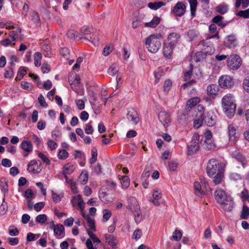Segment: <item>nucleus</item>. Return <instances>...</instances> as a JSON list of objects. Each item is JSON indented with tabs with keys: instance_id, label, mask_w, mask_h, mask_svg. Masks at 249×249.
<instances>
[{
	"instance_id": "7c9ffc66",
	"label": "nucleus",
	"mask_w": 249,
	"mask_h": 249,
	"mask_svg": "<svg viewBox=\"0 0 249 249\" xmlns=\"http://www.w3.org/2000/svg\"><path fill=\"white\" fill-rule=\"evenodd\" d=\"M223 17L220 15L214 17L213 19V21L214 24H217L221 27H224L226 25V22L222 20Z\"/></svg>"
},
{
	"instance_id": "c85d7f7f",
	"label": "nucleus",
	"mask_w": 249,
	"mask_h": 249,
	"mask_svg": "<svg viewBox=\"0 0 249 249\" xmlns=\"http://www.w3.org/2000/svg\"><path fill=\"white\" fill-rule=\"evenodd\" d=\"M65 178L66 180V182L69 183L71 190L74 194H77L78 192L77 186L75 182H74L73 179H68V176L65 175Z\"/></svg>"
},
{
	"instance_id": "864d4df0",
	"label": "nucleus",
	"mask_w": 249,
	"mask_h": 249,
	"mask_svg": "<svg viewBox=\"0 0 249 249\" xmlns=\"http://www.w3.org/2000/svg\"><path fill=\"white\" fill-rule=\"evenodd\" d=\"M9 234L11 236H17L19 234L18 229L13 226H11L8 230Z\"/></svg>"
},
{
	"instance_id": "de8ad7c7",
	"label": "nucleus",
	"mask_w": 249,
	"mask_h": 249,
	"mask_svg": "<svg viewBox=\"0 0 249 249\" xmlns=\"http://www.w3.org/2000/svg\"><path fill=\"white\" fill-rule=\"evenodd\" d=\"M237 16L245 18H249V8L245 10H240L236 13Z\"/></svg>"
},
{
	"instance_id": "5701e85b",
	"label": "nucleus",
	"mask_w": 249,
	"mask_h": 249,
	"mask_svg": "<svg viewBox=\"0 0 249 249\" xmlns=\"http://www.w3.org/2000/svg\"><path fill=\"white\" fill-rule=\"evenodd\" d=\"M127 208L131 210L132 212L140 209L139 205L136 198L132 197L129 199V204Z\"/></svg>"
},
{
	"instance_id": "e433bc0d",
	"label": "nucleus",
	"mask_w": 249,
	"mask_h": 249,
	"mask_svg": "<svg viewBox=\"0 0 249 249\" xmlns=\"http://www.w3.org/2000/svg\"><path fill=\"white\" fill-rule=\"evenodd\" d=\"M89 176L87 172L83 171L79 177V181L82 184H85L88 181Z\"/></svg>"
},
{
	"instance_id": "f03ea898",
	"label": "nucleus",
	"mask_w": 249,
	"mask_h": 249,
	"mask_svg": "<svg viewBox=\"0 0 249 249\" xmlns=\"http://www.w3.org/2000/svg\"><path fill=\"white\" fill-rule=\"evenodd\" d=\"M222 106L224 113L230 118L232 117L235 112L236 104L233 95L231 93L226 94L222 99Z\"/></svg>"
},
{
	"instance_id": "a18cd8bd",
	"label": "nucleus",
	"mask_w": 249,
	"mask_h": 249,
	"mask_svg": "<svg viewBox=\"0 0 249 249\" xmlns=\"http://www.w3.org/2000/svg\"><path fill=\"white\" fill-rule=\"evenodd\" d=\"M57 157L59 159L64 160L69 157V153L65 149L59 150Z\"/></svg>"
},
{
	"instance_id": "9b49d317",
	"label": "nucleus",
	"mask_w": 249,
	"mask_h": 249,
	"mask_svg": "<svg viewBox=\"0 0 249 249\" xmlns=\"http://www.w3.org/2000/svg\"><path fill=\"white\" fill-rule=\"evenodd\" d=\"M218 82L221 88L223 89L231 88L234 84L233 79L228 75L221 76L218 80Z\"/></svg>"
},
{
	"instance_id": "4c0bfd02",
	"label": "nucleus",
	"mask_w": 249,
	"mask_h": 249,
	"mask_svg": "<svg viewBox=\"0 0 249 249\" xmlns=\"http://www.w3.org/2000/svg\"><path fill=\"white\" fill-rule=\"evenodd\" d=\"M209 31L211 33H215V35L210 36L209 38L216 37L219 38L218 33L217 32V26L215 24H211L209 26Z\"/></svg>"
},
{
	"instance_id": "8fccbe9b",
	"label": "nucleus",
	"mask_w": 249,
	"mask_h": 249,
	"mask_svg": "<svg viewBox=\"0 0 249 249\" xmlns=\"http://www.w3.org/2000/svg\"><path fill=\"white\" fill-rule=\"evenodd\" d=\"M99 197L101 200L104 202H109L112 201V199L109 197L106 192H102L100 194Z\"/></svg>"
},
{
	"instance_id": "09e8293b",
	"label": "nucleus",
	"mask_w": 249,
	"mask_h": 249,
	"mask_svg": "<svg viewBox=\"0 0 249 249\" xmlns=\"http://www.w3.org/2000/svg\"><path fill=\"white\" fill-rule=\"evenodd\" d=\"M91 157L89 160V162L91 164L93 163L97 160V150L96 148H93L91 149Z\"/></svg>"
},
{
	"instance_id": "49530a36",
	"label": "nucleus",
	"mask_w": 249,
	"mask_h": 249,
	"mask_svg": "<svg viewBox=\"0 0 249 249\" xmlns=\"http://www.w3.org/2000/svg\"><path fill=\"white\" fill-rule=\"evenodd\" d=\"M242 4L243 7H247L249 4V0H236L235 6L238 8Z\"/></svg>"
},
{
	"instance_id": "7ed1b4c3",
	"label": "nucleus",
	"mask_w": 249,
	"mask_h": 249,
	"mask_svg": "<svg viewBox=\"0 0 249 249\" xmlns=\"http://www.w3.org/2000/svg\"><path fill=\"white\" fill-rule=\"evenodd\" d=\"M162 38L160 34H152L145 39V45L148 51L152 53H156L161 47L160 39Z\"/></svg>"
},
{
	"instance_id": "c9c22d12",
	"label": "nucleus",
	"mask_w": 249,
	"mask_h": 249,
	"mask_svg": "<svg viewBox=\"0 0 249 249\" xmlns=\"http://www.w3.org/2000/svg\"><path fill=\"white\" fill-rule=\"evenodd\" d=\"M191 15L194 16L196 9L197 1L196 0H189Z\"/></svg>"
},
{
	"instance_id": "2f4dec72",
	"label": "nucleus",
	"mask_w": 249,
	"mask_h": 249,
	"mask_svg": "<svg viewBox=\"0 0 249 249\" xmlns=\"http://www.w3.org/2000/svg\"><path fill=\"white\" fill-rule=\"evenodd\" d=\"M240 217L243 219H247L249 217V207L247 205H243Z\"/></svg>"
},
{
	"instance_id": "dca6fc26",
	"label": "nucleus",
	"mask_w": 249,
	"mask_h": 249,
	"mask_svg": "<svg viewBox=\"0 0 249 249\" xmlns=\"http://www.w3.org/2000/svg\"><path fill=\"white\" fill-rule=\"evenodd\" d=\"M158 118L160 122L164 125L166 124L168 125L171 123V119L170 114L165 111H160L159 114Z\"/></svg>"
},
{
	"instance_id": "a19ab883",
	"label": "nucleus",
	"mask_w": 249,
	"mask_h": 249,
	"mask_svg": "<svg viewBox=\"0 0 249 249\" xmlns=\"http://www.w3.org/2000/svg\"><path fill=\"white\" fill-rule=\"evenodd\" d=\"M42 57V54L40 53L36 52L34 54V63L36 67L40 66Z\"/></svg>"
},
{
	"instance_id": "6e6552de",
	"label": "nucleus",
	"mask_w": 249,
	"mask_h": 249,
	"mask_svg": "<svg viewBox=\"0 0 249 249\" xmlns=\"http://www.w3.org/2000/svg\"><path fill=\"white\" fill-rule=\"evenodd\" d=\"M21 29L18 28L17 31H10L9 33V36L1 41V44L4 46L7 47L9 45L14 46L15 45V41L18 37V34L20 33Z\"/></svg>"
},
{
	"instance_id": "393cba45",
	"label": "nucleus",
	"mask_w": 249,
	"mask_h": 249,
	"mask_svg": "<svg viewBox=\"0 0 249 249\" xmlns=\"http://www.w3.org/2000/svg\"><path fill=\"white\" fill-rule=\"evenodd\" d=\"M161 19L160 18L155 16L150 22H145L144 26L146 27L155 28L160 23Z\"/></svg>"
},
{
	"instance_id": "79ce46f5",
	"label": "nucleus",
	"mask_w": 249,
	"mask_h": 249,
	"mask_svg": "<svg viewBox=\"0 0 249 249\" xmlns=\"http://www.w3.org/2000/svg\"><path fill=\"white\" fill-rule=\"evenodd\" d=\"M119 67L115 64H112L108 69V73L112 76L116 75L119 71Z\"/></svg>"
},
{
	"instance_id": "412c9836",
	"label": "nucleus",
	"mask_w": 249,
	"mask_h": 249,
	"mask_svg": "<svg viewBox=\"0 0 249 249\" xmlns=\"http://www.w3.org/2000/svg\"><path fill=\"white\" fill-rule=\"evenodd\" d=\"M152 197L153 199L151 200V202L155 206H159L160 205V200L162 197L161 192L155 190L152 194Z\"/></svg>"
},
{
	"instance_id": "72a5a7b5",
	"label": "nucleus",
	"mask_w": 249,
	"mask_h": 249,
	"mask_svg": "<svg viewBox=\"0 0 249 249\" xmlns=\"http://www.w3.org/2000/svg\"><path fill=\"white\" fill-rule=\"evenodd\" d=\"M85 219L86 220L89 227L93 231H96L94 216L89 215Z\"/></svg>"
},
{
	"instance_id": "f704fd0d",
	"label": "nucleus",
	"mask_w": 249,
	"mask_h": 249,
	"mask_svg": "<svg viewBox=\"0 0 249 249\" xmlns=\"http://www.w3.org/2000/svg\"><path fill=\"white\" fill-rule=\"evenodd\" d=\"M164 5L165 4L163 2L161 1H159L155 2H149L148 4V6L151 9H154L156 10L162 7V6H164Z\"/></svg>"
},
{
	"instance_id": "4be33fe9",
	"label": "nucleus",
	"mask_w": 249,
	"mask_h": 249,
	"mask_svg": "<svg viewBox=\"0 0 249 249\" xmlns=\"http://www.w3.org/2000/svg\"><path fill=\"white\" fill-rule=\"evenodd\" d=\"M232 157L237 162L240 163L243 168H245L248 164L246 159L240 153L232 154Z\"/></svg>"
},
{
	"instance_id": "f8f14e48",
	"label": "nucleus",
	"mask_w": 249,
	"mask_h": 249,
	"mask_svg": "<svg viewBox=\"0 0 249 249\" xmlns=\"http://www.w3.org/2000/svg\"><path fill=\"white\" fill-rule=\"evenodd\" d=\"M42 165L40 162L36 160H31L28 164L27 170L33 174H38L42 171Z\"/></svg>"
},
{
	"instance_id": "a211bd4d",
	"label": "nucleus",
	"mask_w": 249,
	"mask_h": 249,
	"mask_svg": "<svg viewBox=\"0 0 249 249\" xmlns=\"http://www.w3.org/2000/svg\"><path fill=\"white\" fill-rule=\"evenodd\" d=\"M53 230L54 235L57 238H61L64 236V227L61 224L53 225L51 227Z\"/></svg>"
},
{
	"instance_id": "39448f33",
	"label": "nucleus",
	"mask_w": 249,
	"mask_h": 249,
	"mask_svg": "<svg viewBox=\"0 0 249 249\" xmlns=\"http://www.w3.org/2000/svg\"><path fill=\"white\" fill-rule=\"evenodd\" d=\"M208 187V184L206 179L203 177H200L199 181H196L194 184L195 194L199 197L203 196L205 195V191Z\"/></svg>"
},
{
	"instance_id": "2eb2a0df",
	"label": "nucleus",
	"mask_w": 249,
	"mask_h": 249,
	"mask_svg": "<svg viewBox=\"0 0 249 249\" xmlns=\"http://www.w3.org/2000/svg\"><path fill=\"white\" fill-rule=\"evenodd\" d=\"M228 136L229 141L233 143L238 138L237 130L233 124H229L228 126Z\"/></svg>"
},
{
	"instance_id": "b1692460",
	"label": "nucleus",
	"mask_w": 249,
	"mask_h": 249,
	"mask_svg": "<svg viewBox=\"0 0 249 249\" xmlns=\"http://www.w3.org/2000/svg\"><path fill=\"white\" fill-rule=\"evenodd\" d=\"M210 178H213V182L215 185L219 184L222 182L224 178L223 170L219 171L215 173L213 176H209Z\"/></svg>"
},
{
	"instance_id": "4d7b16f0",
	"label": "nucleus",
	"mask_w": 249,
	"mask_h": 249,
	"mask_svg": "<svg viewBox=\"0 0 249 249\" xmlns=\"http://www.w3.org/2000/svg\"><path fill=\"white\" fill-rule=\"evenodd\" d=\"M177 120L179 123H183L185 122L186 119V115L182 111H179L178 112Z\"/></svg>"
},
{
	"instance_id": "cd10ccee",
	"label": "nucleus",
	"mask_w": 249,
	"mask_h": 249,
	"mask_svg": "<svg viewBox=\"0 0 249 249\" xmlns=\"http://www.w3.org/2000/svg\"><path fill=\"white\" fill-rule=\"evenodd\" d=\"M219 90V87L216 84H211L207 89V93L209 95H216Z\"/></svg>"
},
{
	"instance_id": "bf43d9fd",
	"label": "nucleus",
	"mask_w": 249,
	"mask_h": 249,
	"mask_svg": "<svg viewBox=\"0 0 249 249\" xmlns=\"http://www.w3.org/2000/svg\"><path fill=\"white\" fill-rule=\"evenodd\" d=\"M187 36L190 41L195 40L197 37V34L193 30H189L187 33Z\"/></svg>"
},
{
	"instance_id": "052dcab7",
	"label": "nucleus",
	"mask_w": 249,
	"mask_h": 249,
	"mask_svg": "<svg viewBox=\"0 0 249 249\" xmlns=\"http://www.w3.org/2000/svg\"><path fill=\"white\" fill-rule=\"evenodd\" d=\"M249 196L248 190L246 189H244L240 193V197L243 201H245L248 200Z\"/></svg>"
},
{
	"instance_id": "f257e3e1",
	"label": "nucleus",
	"mask_w": 249,
	"mask_h": 249,
	"mask_svg": "<svg viewBox=\"0 0 249 249\" xmlns=\"http://www.w3.org/2000/svg\"><path fill=\"white\" fill-rule=\"evenodd\" d=\"M214 196L216 202L225 211L230 212L232 210L233 205V200L223 190L220 188L216 189L214 192Z\"/></svg>"
},
{
	"instance_id": "bb28decb",
	"label": "nucleus",
	"mask_w": 249,
	"mask_h": 249,
	"mask_svg": "<svg viewBox=\"0 0 249 249\" xmlns=\"http://www.w3.org/2000/svg\"><path fill=\"white\" fill-rule=\"evenodd\" d=\"M106 242L112 248H115L117 245L116 238L112 235L106 234L105 235Z\"/></svg>"
},
{
	"instance_id": "338daca9",
	"label": "nucleus",
	"mask_w": 249,
	"mask_h": 249,
	"mask_svg": "<svg viewBox=\"0 0 249 249\" xmlns=\"http://www.w3.org/2000/svg\"><path fill=\"white\" fill-rule=\"evenodd\" d=\"M172 85V82L170 80H166L164 82L163 90L165 92H168Z\"/></svg>"
},
{
	"instance_id": "f3484780",
	"label": "nucleus",
	"mask_w": 249,
	"mask_h": 249,
	"mask_svg": "<svg viewBox=\"0 0 249 249\" xmlns=\"http://www.w3.org/2000/svg\"><path fill=\"white\" fill-rule=\"evenodd\" d=\"M180 37V36L177 33H170L167 37L168 45L175 48L179 42Z\"/></svg>"
},
{
	"instance_id": "6e6d98bb",
	"label": "nucleus",
	"mask_w": 249,
	"mask_h": 249,
	"mask_svg": "<svg viewBox=\"0 0 249 249\" xmlns=\"http://www.w3.org/2000/svg\"><path fill=\"white\" fill-rule=\"evenodd\" d=\"M39 234H35L32 232H29L26 237V240L28 242H31L38 239L39 237Z\"/></svg>"
},
{
	"instance_id": "423d86ee",
	"label": "nucleus",
	"mask_w": 249,
	"mask_h": 249,
	"mask_svg": "<svg viewBox=\"0 0 249 249\" xmlns=\"http://www.w3.org/2000/svg\"><path fill=\"white\" fill-rule=\"evenodd\" d=\"M198 110L200 112L201 115H204L203 119L209 126H213L216 123V117L212 111H209L207 114H204V107L201 105L197 107Z\"/></svg>"
},
{
	"instance_id": "69168bd1",
	"label": "nucleus",
	"mask_w": 249,
	"mask_h": 249,
	"mask_svg": "<svg viewBox=\"0 0 249 249\" xmlns=\"http://www.w3.org/2000/svg\"><path fill=\"white\" fill-rule=\"evenodd\" d=\"M4 77L6 78H11L13 76V70L12 68H8L4 72Z\"/></svg>"
},
{
	"instance_id": "473e14b6",
	"label": "nucleus",
	"mask_w": 249,
	"mask_h": 249,
	"mask_svg": "<svg viewBox=\"0 0 249 249\" xmlns=\"http://www.w3.org/2000/svg\"><path fill=\"white\" fill-rule=\"evenodd\" d=\"M123 189L127 188L130 185V179L128 176H123L120 178Z\"/></svg>"
},
{
	"instance_id": "c03bdc74",
	"label": "nucleus",
	"mask_w": 249,
	"mask_h": 249,
	"mask_svg": "<svg viewBox=\"0 0 249 249\" xmlns=\"http://www.w3.org/2000/svg\"><path fill=\"white\" fill-rule=\"evenodd\" d=\"M37 156L39 158H40L42 160V161L46 164L50 165L51 164V161L49 160V158L47 155H45L44 153L40 152H37Z\"/></svg>"
},
{
	"instance_id": "c756f323",
	"label": "nucleus",
	"mask_w": 249,
	"mask_h": 249,
	"mask_svg": "<svg viewBox=\"0 0 249 249\" xmlns=\"http://www.w3.org/2000/svg\"><path fill=\"white\" fill-rule=\"evenodd\" d=\"M174 49V47L169 45L164 46L163 53L164 56L167 58H170Z\"/></svg>"
},
{
	"instance_id": "ea45409f",
	"label": "nucleus",
	"mask_w": 249,
	"mask_h": 249,
	"mask_svg": "<svg viewBox=\"0 0 249 249\" xmlns=\"http://www.w3.org/2000/svg\"><path fill=\"white\" fill-rule=\"evenodd\" d=\"M215 9L218 13L224 14L228 11V6L226 4H221L216 6Z\"/></svg>"
},
{
	"instance_id": "37998d69",
	"label": "nucleus",
	"mask_w": 249,
	"mask_h": 249,
	"mask_svg": "<svg viewBox=\"0 0 249 249\" xmlns=\"http://www.w3.org/2000/svg\"><path fill=\"white\" fill-rule=\"evenodd\" d=\"M204 146L205 149L208 150H213L216 148L215 143L212 140L205 141Z\"/></svg>"
},
{
	"instance_id": "603ef678",
	"label": "nucleus",
	"mask_w": 249,
	"mask_h": 249,
	"mask_svg": "<svg viewBox=\"0 0 249 249\" xmlns=\"http://www.w3.org/2000/svg\"><path fill=\"white\" fill-rule=\"evenodd\" d=\"M193 73V66L192 65H190V69L189 71L184 72V78L185 81L190 80Z\"/></svg>"
},
{
	"instance_id": "680f3d73",
	"label": "nucleus",
	"mask_w": 249,
	"mask_h": 249,
	"mask_svg": "<svg viewBox=\"0 0 249 249\" xmlns=\"http://www.w3.org/2000/svg\"><path fill=\"white\" fill-rule=\"evenodd\" d=\"M52 195L53 200L54 202L58 203L61 201L62 196L55 193L53 191H52Z\"/></svg>"
},
{
	"instance_id": "9d476101",
	"label": "nucleus",
	"mask_w": 249,
	"mask_h": 249,
	"mask_svg": "<svg viewBox=\"0 0 249 249\" xmlns=\"http://www.w3.org/2000/svg\"><path fill=\"white\" fill-rule=\"evenodd\" d=\"M199 136L197 134H195L190 144L188 147V154L193 155L198 151L199 149Z\"/></svg>"
},
{
	"instance_id": "5fc2aeb1",
	"label": "nucleus",
	"mask_w": 249,
	"mask_h": 249,
	"mask_svg": "<svg viewBox=\"0 0 249 249\" xmlns=\"http://www.w3.org/2000/svg\"><path fill=\"white\" fill-rule=\"evenodd\" d=\"M112 50L113 47L110 45H107L104 47L102 54L105 56H108L112 52Z\"/></svg>"
},
{
	"instance_id": "aec40b11",
	"label": "nucleus",
	"mask_w": 249,
	"mask_h": 249,
	"mask_svg": "<svg viewBox=\"0 0 249 249\" xmlns=\"http://www.w3.org/2000/svg\"><path fill=\"white\" fill-rule=\"evenodd\" d=\"M71 203L73 207L77 206L79 208L85 205V203L80 195L72 196L71 199Z\"/></svg>"
},
{
	"instance_id": "774afa93",
	"label": "nucleus",
	"mask_w": 249,
	"mask_h": 249,
	"mask_svg": "<svg viewBox=\"0 0 249 249\" xmlns=\"http://www.w3.org/2000/svg\"><path fill=\"white\" fill-rule=\"evenodd\" d=\"M243 87L246 92L249 93V78H246L243 80Z\"/></svg>"
},
{
	"instance_id": "a878e982",
	"label": "nucleus",
	"mask_w": 249,
	"mask_h": 249,
	"mask_svg": "<svg viewBox=\"0 0 249 249\" xmlns=\"http://www.w3.org/2000/svg\"><path fill=\"white\" fill-rule=\"evenodd\" d=\"M200 101V99L199 97H193L187 102L186 105V109H188L192 108L198 104Z\"/></svg>"
},
{
	"instance_id": "1a4fd4ad",
	"label": "nucleus",
	"mask_w": 249,
	"mask_h": 249,
	"mask_svg": "<svg viewBox=\"0 0 249 249\" xmlns=\"http://www.w3.org/2000/svg\"><path fill=\"white\" fill-rule=\"evenodd\" d=\"M242 60L237 54H231L227 59V65L231 70H237L241 65Z\"/></svg>"
},
{
	"instance_id": "20e7f679",
	"label": "nucleus",
	"mask_w": 249,
	"mask_h": 249,
	"mask_svg": "<svg viewBox=\"0 0 249 249\" xmlns=\"http://www.w3.org/2000/svg\"><path fill=\"white\" fill-rule=\"evenodd\" d=\"M225 164L219 163L216 160L211 159L207 163V173L208 176H213L215 173L224 170Z\"/></svg>"
},
{
	"instance_id": "6ab92c4d",
	"label": "nucleus",
	"mask_w": 249,
	"mask_h": 249,
	"mask_svg": "<svg viewBox=\"0 0 249 249\" xmlns=\"http://www.w3.org/2000/svg\"><path fill=\"white\" fill-rule=\"evenodd\" d=\"M127 119L134 124H137L139 121L137 112L133 109L129 110L128 112Z\"/></svg>"
},
{
	"instance_id": "0e129e2a",
	"label": "nucleus",
	"mask_w": 249,
	"mask_h": 249,
	"mask_svg": "<svg viewBox=\"0 0 249 249\" xmlns=\"http://www.w3.org/2000/svg\"><path fill=\"white\" fill-rule=\"evenodd\" d=\"M169 170L172 171H175L178 167V163L175 161H171L168 164Z\"/></svg>"
},
{
	"instance_id": "13d9d810",
	"label": "nucleus",
	"mask_w": 249,
	"mask_h": 249,
	"mask_svg": "<svg viewBox=\"0 0 249 249\" xmlns=\"http://www.w3.org/2000/svg\"><path fill=\"white\" fill-rule=\"evenodd\" d=\"M47 220V217L45 214H41L36 217V221L39 223H44Z\"/></svg>"
},
{
	"instance_id": "58836bf2",
	"label": "nucleus",
	"mask_w": 249,
	"mask_h": 249,
	"mask_svg": "<svg viewBox=\"0 0 249 249\" xmlns=\"http://www.w3.org/2000/svg\"><path fill=\"white\" fill-rule=\"evenodd\" d=\"M64 171L68 174H72L74 170V165L71 163H68L63 166Z\"/></svg>"
},
{
	"instance_id": "4468645a",
	"label": "nucleus",
	"mask_w": 249,
	"mask_h": 249,
	"mask_svg": "<svg viewBox=\"0 0 249 249\" xmlns=\"http://www.w3.org/2000/svg\"><path fill=\"white\" fill-rule=\"evenodd\" d=\"M20 147L24 151L23 156L24 157H27L30 153L32 152L33 150V144L32 142L28 140L23 141L20 145Z\"/></svg>"
},
{
	"instance_id": "ddd939ff",
	"label": "nucleus",
	"mask_w": 249,
	"mask_h": 249,
	"mask_svg": "<svg viewBox=\"0 0 249 249\" xmlns=\"http://www.w3.org/2000/svg\"><path fill=\"white\" fill-rule=\"evenodd\" d=\"M186 7L182 1L178 2L174 6L172 10V13L178 17L182 16L186 12Z\"/></svg>"
},
{
	"instance_id": "3c124183",
	"label": "nucleus",
	"mask_w": 249,
	"mask_h": 249,
	"mask_svg": "<svg viewBox=\"0 0 249 249\" xmlns=\"http://www.w3.org/2000/svg\"><path fill=\"white\" fill-rule=\"evenodd\" d=\"M103 221L104 222H107L110 218L112 213L108 209H105L103 211Z\"/></svg>"
},
{
	"instance_id": "e2e57ef3",
	"label": "nucleus",
	"mask_w": 249,
	"mask_h": 249,
	"mask_svg": "<svg viewBox=\"0 0 249 249\" xmlns=\"http://www.w3.org/2000/svg\"><path fill=\"white\" fill-rule=\"evenodd\" d=\"M182 233L180 231L176 230L173 233L172 237L176 241H179L182 237Z\"/></svg>"
},
{
	"instance_id": "0eeeda50",
	"label": "nucleus",
	"mask_w": 249,
	"mask_h": 249,
	"mask_svg": "<svg viewBox=\"0 0 249 249\" xmlns=\"http://www.w3.org/2000/svg\"><path fill=\"white\" fill-rule=\"evenodd\" d=\"M80 39H85L91 41L94 45L97 40L96 36L93 34L88 27H84L80 30Z\"/></svg>"
}]
</instances>
